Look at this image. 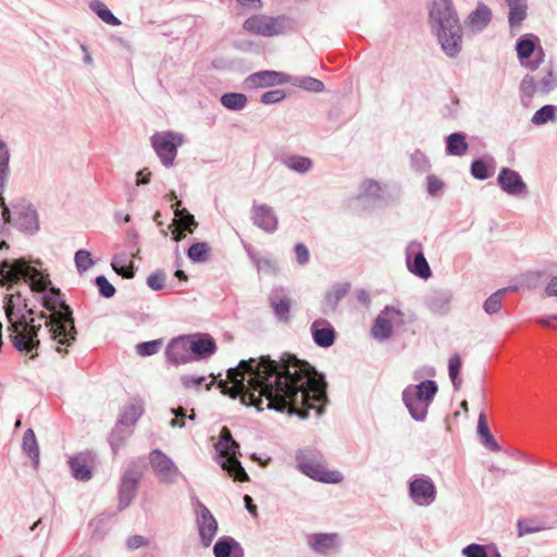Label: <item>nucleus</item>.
I'll use <instances>...</instances> for the list:
<instances>
[{"label": "nucleus", "mask_w": 557, "mask_h": 557, "mask_svg": "<svg viewBox=\"0 0 557 557\" xmlns=\"http://www.w3.org/2000/svg\"><path fill=\"white\" fill-rule=\"evenodd\" d=\"M227 379L233 386L221 381L222 392L232 398L239 396L243 404L259 411L287 410L301 419L308 417L309 409L318 416L323 412L326 384L313 367L295 356L242 360L237 368L227 371Z\"/></svg>", "instance_id": "f257e3e1"}, {"label": "nucleus", "mask_w": 557, "mask_h": 557, "mask_svg": "<svg viewBox=\"0 0 557 557\" xmlns=\"http://www.w3.org/2000/svg\"><path fill=\"white\" fill-rule=\"evenodd\" d=\"M4 311L9 322L8 331L13 346L21 352L30 354L39 346L38 331L41 323L36 324L34 310L20 292L4 298Z\"/></svg>", "instance_id": "f03ea898"}, {"label": "nucleus", "mask_w": 557, "mask_h": 557, "mask_svg": "<svg viewBox=\"0 0 557 557\" xmlns=\"http://www.w3.org/2000/svg\"><path fill=\"white\" fill-rule=\"evenodd\" d=\"M49 296L44 298V306L51 311L48 317L41 312L39 319L45 320V325L49 327L51 338L58 343L57 351L59 354H66L69 346L76 339V329L74 325L73 311L60 298V289L50 288Z\"/></svg>", "instance_id": "7ed1b4c3"}, {"label": "nucleus", "mask_w": 557, "mask_h": 557, "mask_svg": "<svg viewBox=\"0 0 557 557\" xmlns=\"http://www.w3.org/2000/svg\"><path fill=\"white\" fill-rule=\"evenodd\" d=\"M430 17L438 25L437 37L442 49L448 57H456L461 50V27L451 3L447 0L435 3Z\"/></svg>", "instance_id": "20e7f679"}, {"label": "nucleus", "mask_w": 557, "mask_h": 557, "mask_svg": "<svg viewBox=\"0 0 557 557\" xmlns=\"http://www.w3.org/2000/svg\"><path fill=\"white\" fill-rule=\"evenodd\" d=\"M22 278L29 283L32 292H44L47 288L48 276L30 267L24 259L4 260L0 263L1 285L16 283Z\"/></svg>", "instance_id": "39448f33"}, {"label": "nucleus", "mask_w": 557, "mask_h": 557, "mask_svg": "<svg viewBox=\"0 0 557 557\" xmlns=\"http://www.w3.org/2000/svg\"><path fill=\"white\" fill-rule=\"evenodd\" d=\"M436 392V383L430 380L410 385L404 391L403 400L414 420L422 421L425 418Z\"/></svg>", "instance_id": "423d86ee"}, {"label": "nucleus", "mask_w": 557, "mask_h": 557, "mask_svg": "<svg viewBox=\"0 0 557 557\" xmlns=\"http://www.w3.org/2000/svg\"><path fill=\"white\" fill-rule=\"evenodd\" d=\"M296 460L298 469L313 480L323 483H339L343 480L341 472L326 469L322 455L315 450H300Z\"/></svg>", "instance_id": "0eeeda50"}, {"label": "nucleus", "mask_w": 557, "mask_h": 557, "mask_svg": "<svg viewBox=\"0 0 557 557\" xmlns=\"http://www.w3.org/2000/svg\"><path fill=\"white\" fill-rule=\"evenodd\" d=\"M216 448L221 456L225 457V460L221 463V467L226 470L235 481H248L249 476L236 456L239 449V445L232 437L231 431L226 426L221 430L220 442L218 443Z\"/></svg>", "instance_id": "6e6552de"}, {"label": "nucleus", "mask_w": 557, "mask_h": 557, "mask_svg": "<svg viewBox=\"0 0 557 557\" xmlns=\"http://www.w3.org/2000/svg\"><path fill=\"white\" fill-rule=\"evenodd\" d=\"M183 143V136L174 132H159L151 136V145L165 166L173 164L177 148Z\"/></svg>", "instance_id": "1a4fd4ad"}, {"label": "nucleus", "mask_w": 557, "mask_h": 557, "mask_svg": "<svg viewBox=\"0 0 557 557\" xmlns=\"http://www.w3.org/2000/svg\"><path fill=\"white\" fill-rule=\"evenodd\" d=\"M243 28L250 34L263 37L281 35L284 33V17L256 14L244 22Z\"/></svg>", "instance_id": "9d476101"}, {"label": "nucleus", "mask_w": 557, "mask_h": 557, "mask_svg": "<svg viewBox=\"0 0 557 557\" xmlns=\"http://www.w3.org/2000/svg\"><path fill=\"white\" fill-rule=\"evenodd\" d=\"M140 478L141 471L135 463L124 472L119 491L120 507L122 509L127 507L136 496L137 485Z\"/></svg>", "instance_id": "9b49d317"}, {"label": "nucleus", "mask_w": 557, "mask_h": 557, "mask_svg": "<svg viewBox=\"0 0 557 557\" xmlns=\"http://www.w3.org/2000/svg\"><path fill=\"white\" fill-rule=\"evenodd\" d=\"M290 82V76L277 71H260L249 75L245 83L248 88H265Z\"/></svg>", "instance_id": "f8f14e48"}, {"label": "nucleus", "mask_w": 557, "mask_h": 557, "mask_svg": "<svg viewBox=\"0 0 557 557\" xmlns=\"http://www.w3.org/2000/svg\"><path fill=\"white\" fill-rule=\"evenodd\" d=\"M197 524L201 543L205 547L210 546L218 531V522L210 510L202 504L199 505Z\"/></svg>", "instance_id": "ddd939ff"}, {"label": "nucleus", "mask_w": 557, "mask_h": 557, "mask_svg": "<svg viewBox=\"0 0 557 557\" xmlns=\"http://www.w3.org/2000/svg\"><path fill=\"white\" fill-rule=\"evenodd\" d=\"M149 461L153 471L164 481L172 480L177 473V468L172 460L160 449L150 453Z\"/></svg>", "instance_id": "4468645a"}, {"label": "nucleus", "mask_w": 557, "mask_h": 557, "mask_svg": "<svg viewBox=\"0 0 557 557\" xmlns=\"http://www.w3.org/2000/svg\"><path fill=\"white\" fill-rule=\"evenodd\" d=\"M435 486L426 479H416L410 483V495L419 505H429L435 499Z\"/></svg>", "instance_id": "2eb2a0df"}, {"label": "nucleus", "mask_w": 557, "mask_h": 557, "mask_svg": "<svg viewBox=\"0 0 557 557\" xmlns=\"http://www.w3.org/2000/svg\"><path fill=\"white\" fill-rule=\"evenodd\" d=\"M311 334L314 343L320 347H330L335 341V330L325 319H317L311 324Z\"/></svg>", "instance_id": "dca6fc26"}, {"label": "nucleus", "mask_w": 557, "mask_h": 557, "mask_svg": "<svg viewBox=\"0 0 557 557\" xmlns=\"http://www.w3.org/2000/svg\"><path fill=\"white\" fill-rule=\"evenodd\" d=\"M72 473L75 479L87 481L91 479V467L94 457L89 453H81L69 460Z\"/></svg>", "instance_id": "f3484780"}, {"label": "nucleus", "mask_w": 557, "mask_h": 557, "mask_svg": "<svg viewBox=\"0 0 557 557\" xmlns=\"http://www.w3.org/2000/svg\"><path fill=\"white\" fill-rule=\"evenodd\" d=\"M251 219L256 225L267 232H273L277 225V221L272 209L267 205H253L251 209Z\"/></svg>", "instance_id": "a211bd4d"}, {"label": "nucleus", "mask_w": 557, "mask_h": 557, "mask_svg": "<svg viewBox=\"0 0 557 557\" xmlns=\"http://www.w3.org/2000/svg\"><path fill=\"white\" fill-rule=\"evenodd\" d=\"M399 315V311L394 308H386L376 318L372 327V335L377 339L388 338L392 334V320Z\"/></svg>", "instance_id": "6ab92c4d"}, {"label": "nucleus", "mask_w": 557, "mask_h": 557, "mask_svg": "<svg viewBox=\"0 0 557 557\" xmlns=\"http://www.w3.org/2000/svg\"><path fill=\"white\" fill-rule=\"evenodd\" d=\"M498 183L506 193L511 195H520L525 190L521 176L510 169H503L500 171Z\"/></svg>", "instance_id": "aec40b11"}, {"label": "nucleus", "mask_w": 557, "mask_h": 557, "mask_svg": "<svg viewBox=\"0 0 557 557\" xmlns=\"http://www.w3.org/2000/svg\"><path fill=\"white\" fill-rule=\"evenodd\" d=\"M215 557H242L239 544L232 537H221L213 547Z\"/></svg>", "instance_id": "412c9836"}, {"label": "nucleus", "mask_w": 557, "mask_h": 557, "mask_svg": "<svg viewBox=\"0 0 557 557\" xmlns=\"http://www.w3.org/2000/svg\"><path fill=\"white\" fill-rule=\"evenodd\" d=\"M535 51V42L529 38H524L518 41L517 44V53L521 61V63L525 66H529L531 70H534L537 67V64L543 59V52L542 50L539 52L540 58L536 62H525L532 53Z\"/></svg>", "instance_id": "4be33fe9"}, {"label": "nucleus", "mask_w": 557, "mask_h": 557, "mask_svg": "<svg viewBox=\"0 0 557 557\" xmlns=\"http://www.w3.org/2000/svg\"><path fill=\"white\" fill-rule=\"evenodd\" d=\"M336 534H313L309 539L310 546L318 553L326 554L335 548Z\"/></svg>", "instance_id": "5701e85b"}, {"label": "nucleus", "mask_w": 557, "mask_h": 557, "mask_svg": "<svg viewBox=\"0 0 557 557\" xmlns=\"http://www.w3.org/2000/svg\"><path fill=\"white\" fill-rule=\"evenodd\" d=\"M188 342L183 338H178L169 344L166 355L174 363H181L188 360Z\"/></svg>", "instance_id": "b1692460"}, {"label": "nucleus", "mask_w": 557, "mask_h": 557, "mask_svg": "<svg viewBox=\"0 0 557 557\" xmlns=\"http://www.w3.org/2000/svg\"><path fill=\"white\" fill-rule=\"evenodd\" d=\"M182 206V201L177 200L175 203L172 205V208H174L175 216L178 219H175L173 222L174 224H177L183 230L188 231L189 233H193V227L197 226V222L195 221V218L193 214L188 213L186 209H180Z\"/></svg>", "instance_id": "393cba45"}, {"label": "nucleus", "mask_w": 557, "mask_h": 557, "mask_svg": "<svg viewBox=\"0 0 557 557\" xmlns=\"http://www.w3.org/2000/svg\"><path fill=\"white\" fill-rule=\"evenodd\" d=\"M468 148L469 146L463 134L454 133L446 138V149L449 154L463 156Z\"/></svg>", "instance_id": "a878e982"}, {"label": "nucleus", "mask_w": 557, "mask_h": 557, "mask_svg": "<svg viewBox=\"0 0 557 557\" xmlns=\"http://www.w3.org/2000/svg\"><path fill=\"white\" fill-rule=\"evenodd\" d=\"M112 269L124 278H132L135 275L133 261H127L124 253L116 255L111 261Z\"/></svg>", "instance_id": "bb28decb"}, {"label": "nucleus", "mask_w": 557, "mask_h": 557, "mask_svg": "<svg viewBox=\"0 0 557 557\" xmlns=\"http://www.w3.org/2000/svg\"><path fill=\"white\" fill-rule=\"evenodd\" d=\"M188 348L199 357H207L214 352L215 343L211 337H200L188 343Z\"/></svg>", "instance_id": "cd10ccee"}, {"label": "nucleus", "mask_w": 557, "mask_h": 557, "mask_svg": "<svg viewBox=\"0 0 557 557\" xmlns=\"http://www.w3.org/2000/svg\"><path fill=\"white\" fill-rule=\"evenodd\" d=\"M407 264H408L410 272H412L413 274H416L422 278H428L431 276V270H430L429 263L422 252H418L414 256L413 261H411L408 258Z\"/></svg>", "instance_id": "c85d7f7f"}, {"label": "nucleus", "mask_w": 557, "mask_h": 557, "mask_svg": "<svg viewBox=\"0 0 557 557\" xmlns=\"http://www.w3.org/2000/svg\"><path fill=\"white\" fill-rule=\"evenodd\" d=\"M491 10L484 5H478L476 10L470 15V25L476 30H481L491 21Z\"/></svg>", "instance_id": "c756f323"}, {"label": "nucleus", "mask_w": 557, "mask_h": 557, "mask_svg": "<svg viewBox=\"0 0 557 557\" xmlns=\"http://www.w3.org/2000/svg\"><path fill=\"white\" fill-rule=\"evenodd\" d=\"M509 5V23L519 25L525 17L527 4L525 0H507Z\"/></svg>", "instance_id": "7c9ffc66"}, {"label": "nucleus", "mask_w": 557, "mask_h": 557, "mask_svg": "<svg viewBox=\"0 0 557 557\" xmlns=\"http://www.w3.org/2000/svg\"><path fill=\"white\" fill-rule=\"evenodd\" d=\"M23 449L29 456V458L38 463L39 460V448L37 445L36 436L33 430H27L23 436Z\"/></svg>", "instance_id": "2f4dec72"}, {"label": "nucleus", "mask_w": 557, "mask_h": 557, "mask_svg": "<svg viewBox=\"0 0 557 557\" xmlns=\"http://www.w3.org/2000/svg\"><path fill=\"white\" fill-rule=\"evenodd\" d=\"M284 164L296 172L305 173L312 166V161L307 157L289 156L284 159Z\"/></svg>", "instance_id": "473e14b6"}, {"label": "nucleus", "mask_w": 557, "mask_h": 557, "mask_svg": "<svg viewBox=\"0 0 557 557\" xmlns=\"http://www.w3.org/2000/svg\"><path fill=\"white\" fill-rule=\"evenodd\" d=\"M221 103L230 110H242L247 103V97L244 94L230 92L221 97Z\"/></svg>", "instance_id": "72a5a7b5"}, {"label": "nucleus", "mask_w": 557, "mask_h": 557, "mask_svg": "<svg viewBox=\"0 0 557 557\" xmlns=\"http://www.w3.org/2000/svg\"><path fill=\"white\" fill-rule=\"evenodd\" d=\"M90 7L104 23L113 26L121 24L103 2L95 0L91 2Z\"/></svg>", "instance_id": "f704fd0d"}, {"label": "nucleus", "mask_w": 557, "mask_h": 557, "mask_svg": "<svg viewBox=\"0 0 557 557\" xmlns=\"http://www.w3.org/2000/svg\"><path fill=\"white\" fill-rule=\"evenodd\" d=\"M508 288H502L492 294L484 302L483 309L487 314H493L502 309L503 298Z\"/></svg>", "instance_id": "c9c22d12"}, {"label": "nucleus", "mask_w": 557, "mask_h": 557, "mask_svg": "<svg viewBox=\"0 0 557 557\" xmlns=\"http://www.w3.org/2000/svg\"><path fill=\"white\" fill-rule=\"evenodd\" d=\"M557 115V107L553 104H546L537 110L532 116V122L535 125H542L548 121L555 120Z\"/></svg>", "instance_id": "e433bc0d"}, {"label": "nucleus", "mask_w": 557, "mask_h": 557, "mask_svg": "<svg viewBox=\"0 0 557 557\" xmlns=\"http://www.w3.org/2000/svg\"><path fill=\"white\" fill-rule=\"evenodd\" d=\"M210 248L207 243H196L187 251L188 258L194 262L207 261Z\"/></svg>", "instance_id": "4c0bfd02"}, {"label": "nucleus", "mask_w": 557, "mask_h": 557, "mask_svg": "<svg viewBox=\"0 0 557 557\" xmlns=\"http://www.w3.org/2000/svg\"><path fill=\"white\" fill-rule=\"evenodd\" d=\"M460 369H461L460 356L455 354L448 360V372H449V377L453 382V385L456 389H458L461 385V380L458 377Z\"/></svg>", "instance_id": "58836bf2"}, {"label": "nucleus", "mask_w": 557, "mask_h": 557, "mask_svg": "<svg viewBox=\"0 0 557 557\" xmlns=\"http://www.w3.org/2000/svg\"><path fill=\"white\" fill-rule=\"evenodd\" d=\"M272 308L276 314V317L282 321H288L289 319V310H290V300L287 298H281L278 300L272 301Z\"/></svg>", "instance_id": "ea45409f"}, {"label": "nucleus", "mask_w": 557, "mask_h": 557, "mask_svg": "<svg viewBox=\"0 0 557 557\" xmlns=\"http://www.w3.org/2000/svg\"><path fill=\"white\" fill-rule=\"evenodd\" d=\"M537 83L540 92L546 95L555 88L557 85V78L554 72L549 69Z\"/></svg>", "instance_id": "a19ab883"}, {"label": "nucleus", "mask_w": 557, "mask_h": 557, "mask_svg": "<svg viewBox=\"0 0 557 557\" xmlns=\"http://www.w3.org/2000/svg\"><path fill=\"white\" fill-rule=\"evenodd\" d=\"M75 264L78 272H85L94 265L89 251L81 249L75 253Z\"/></svg>", "instance_id": "79ce46f5"}, {"label": "nucleus", "mask_w": 557, "mask_h": 557, "mask_svg": "<svg viewBox=\"0 0 557 557\" xmlns=\"http://www.w3.org/2000/svg\"><path fill=\"white\" fill-rule=\"evenodd\" d=\"M520 91L527 98H532L539 90V83L534 76L527 75L520 84Z\"/></svg>", "instance_id": "37998d69"}, {"label": "nucleus", "mask_w": 557, "mask_h": 557, "mask_svg": "<svg viewBox=\"0 0 557 557\" xmlns=\"http://www.w3.org/2000/svg\"><path fill=\"white\" fill-rule=\"evenodd\" d=\"M161 345L162 342L160 339L140 343L137 345V352L140 356H151L160 350Z\"/></svg>", "instance_id": "c03bdc74"}, {"label": "nucleus", "mask_w": 557, "mask_h": 557, "mask_svg": "<svg viewBox=\"0 0 557 557\" xmlns=\"http://www.w3.org/2000/svg\"><path fill=\"white\" fill-rule=\"evenodd\" d=\"M166 275L163 271H156L147 277L148 286L153 290H160L164 287Z\"/></svg>", "instance_id": "a18cd8bd"}, {"label": "nucleus", "mask_w": 557, "mask_h": 557, "mask_svg": "<svg viewBox=\"0 0 557 557\" xmlns=\"http://www.w3.org/2000/svg\"><path fill=\"white\" fill-rule=\"evenodd\" d=\"M96 285L99 293L106 298H111L115 294L114 286L103 275L96 277Z\"/></svg>", "instance_id": "49530a36"}, {"label": "nucleus", "mask_w": 557, "mask_h": 557, "mask_svg": "<svg viewBox=\"0 0 557 557\" xmlns=\"http://www.w3.org/2000/svg\"><path fill=\"white\" fill-rule=\"evenodd\" d=\"M285 97L286 94L282 89L270 90L261 96V102L264 104H272L283 100Z\"/></svg>", "instance_id": "de8ad7c7"}, {"label": "nucleus", "mask_w": 557, "mask_h": 557, "mask_svg": "<svg viewBox=\"0 0 557 557\" xmlns=\"http://www.w3.org/2000/svg\"><path fill=\"white\" fill-rule=\"evenodd\" d=\"M471 174L479 180H485L488 177L487 165L482 160H475L471 164Z\"/></svg>", "instance_id": "09e8293b"}, {"label": "nucleus", "mask_w": 557, "mask_h": 557, "mask_svg": "<svg viewBox=\"0 0 557 557\" xmlns=\"http://www.w3.org/2000/svg\"><path fill=\"white\" fill-rule=\"evenodd\" d=\"M25 223L22 225L25 230L33 231L37 228V212L32 208H27L24 212Z\"/></svg>", "instance_id": "8fccbe9b"}, {"label": "nucleus", "mask_w": 557, "mask_h": 557, "mask_svg": "<svg viewBox=\"0 0 557 557\" xmlns=\"http://www.w3.org/2000/svg\"><path fill=\"white\" fill-rule=\"evenodd\" d=\"M518 535L523 536L530 533L539 532L542 529L537 525H533L530 521L519 520L517 522Z\"/></svg>", "instance_id": "3c124183"}, {"label": "nucleus", "mask_w": 557, "mask_h": 557, "mask_svg": "<svg viewBox=\"0 0 557 557\" xmlns=\"http://www.w3.org/2000/svg\"><path fill=\"white\" fill-rule=\"evenodd\" d=\"M462 554L466 557H486V550L484 546L479 544H470L462 549Z\"/></svg>", "instance_id": "603ef678"}, {"label": "nucleus", "mask_w": 557, "mask_h": 557, "mask_svg": "<svg viewBox=\"0 0 557 557\" xmlns=\"http://www.w3.org/2000/svg\"><path fill=\"white\" fill-rule=\"evenodd\" d=\"M295 253L299 264H306L309 261V250L304 244L295 246Z\"/></svg>", "instance_id": "864d4df0"}, {"label": "nucleus", "mask_w": 557, "mask_h": 557, "mask_svg": "<svg viewBox=\"0 0 557 557\" xmlns=\"http://www.w3.org/2000/svg\"><path fill=\"white\" fill-rule=\"evenodd\" d=\"M301 86L308 90H312V91H322L323 90V83L319 79H315V78H311V77H308V78H305L302 81V84Z\"/></svg>", "instance_id": "5fc2aeb1"}, {"label": "nucleus", "mask_w": 557, "mask_h": 557, "mask_svg": "<svg viewBox=\"0 0 557 557\" xmlns=\"http://www.w3.org/2000/svg\"><path fill=\"white\" fill-rule=\"evenodd\" d=\"M478 433L482 437H490L491 432H490V429L487 425L486 417L483 412L480 413L479 419H478Z\"/></svg>", "instance_id": "6e6d98bb"}, {"label": "nucleus", "mask_w": 557, "mask_h": 557, "mask_svg": "<svg viewBox=\"0 0 557 557\" xmlns=\"http://www.w3.org/2000/svg\"><path fill=\"white\" fill-rule=\"evenodd\" d=\"M172 411L176 416V418H181V421H178L177 419H173L171 421V425L173 428H175V426L183 428L184 426V420L183 419L186 417L185 409L183 407H178L176 409H173Z\"/></svg>", "instance_id": "4d7b16f0"}, {"label": "nucleus", "mask_w": 557, "mask_h": 557, "mask_svg": "<svg viewBox=\"0 0 557 557\" xmlns=\"http://www.w3.org/2000/svg\"><path fill=\"white\" fill-rule=\"evenodd\" d=\"M146 544V540L141 535H133L127 540V546L131 549L139 548Z\"/></svg>", "instance_id": "13d9d810"}, {"label": "nucleus", "mask_w": 557, "mask_h": 557, "mask_svg": "<svg viewBox=\"0 0 557 557\" xmlns=\"http://www.w3.org/2000/svg\"><path fill=\"white\" fill-rule=\"evenodd\" d=\"M442 186H443V184L438 178H436L434 176H430L428 178V189H429L430 194H432V195L436 194L438 190H441Z\"/></svg>", "instance_id": "bf43d9fd"}, {"label": "nucleus", "mask_w": 557, "mask_h": 557, "mask_svg": "<svg viewBox=\"0 0 557 557\" xmlns=\"http://www.w3.org/2000/svg\"><path fill=\"white\" fill-rule=\"evenodd\" d=\"M10 153L5 144L0 140V166H9Z\"/></svg>", "instance_id": "052dcab7"}, {"label": "nucleus", "mask_w": 557, "mask_h": 557, "mask_svg": "<svg viewBox=\"0 0 557 557\" xmlns=\"http://www.w3.org/2000/svg\"><path fill=\"white\" fill-rule=\"evenodd\" d=\"M545 293L549 297H557V276H554L545 288Z\"/></svg>", "instance_id": "680f3d73"}, {"label": "nucleus", "mask_w": 557, "mask_h": 557, "mask_svg": "<svg viewBox=\"0 0 557 557\" xmlns=\"http://www.w3.org/2000/svg\"><path fill=\"white\" fill-rule=\"evenodd\" d=\"M0 206H1V208H2V218H3V221H4L5 223H10V221H11V213H10L9 208H8V207H7V205H5V201H4V198H3V196H2V195L0 196Z\"/></svg>", "instance_id": "e2e57ef3"}, {"label": "nucleus", "mask_w": 557, "mask_h": 557, "mask_svg": "<svg viewBox=\"0 0 557 557\" xmlns=\"http://www.w3.org/2000/svg\"><path fill=\"white\" fill-rule=\"evenodd\" d=\"M244 502H245V505H246V508L247 510L252 515V516H257V506L253 505L252 503V498L249 496V495H245L244 497Z\"/></svg>", "instance_id": "0e129e2a"}, {"label": "nucleus", "mask_w": 557, "mask_h": 557, "mask_svg": "<svg viewBox=\"0 0 557 557\" xmlns=\"http://www.w3.org/2000/svg\"><path fill=\"white\" fill-rule=\"evenodd\" d=\"M137 185L147 184L149 182L150 172L144 169L137 173Z\"/></svg>", "instance_id": "69168bd1"}, {"label": "nucleus", "mask_w": 557, "mask_h": 557, "mask_svg": "<svg viewBox=\"0 0 557 557\" xmlns=\"http://www.w3.org/2000/svg\"><path fill=\"white\" fill-rule=\"evenodd\" d=\"M9 173V166H0V196L3 194L4 182Z\"/></svg>", "instance_id": "338daca9"}, {"label": "nucleus", "mask_w": 557, "mask_h": 557, "mask_svg": "<svg viewBox=\"0 0 557 557\" xmlns=\"http://www.w3.org/2000/svg\"><path fill=\"white\" fill-rule=\"evenodd\" d=\"M185 230L175 224V228L172 231V237L175 242H181L185 237Z\"/></svg>", "instance_id": "774afa93"}]
</instances>
